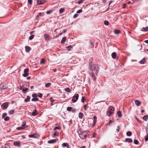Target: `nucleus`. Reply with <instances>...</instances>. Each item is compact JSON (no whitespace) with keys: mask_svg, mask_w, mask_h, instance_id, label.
<instances>
[{"mask_svg":"<svg viewBox=\"0 0 148 148\" xmlns=\"http://www.w3.org/2000/svg\"><path fill=\"white\" fill-rule=\"evenodd\" d=\"M145 58H143V59L139 61V63L140 64H144L145 62Z\"/></svg>","mask_w":148,"mask_h":148,"instance_id":"obj_22","label":"nucleus"},{"mask_svg":"<svg viewBox=\"0 0 148 148\" xmlns=\"http://www.w3.org/2000/svg\"><path fill=\"white\" fill-rule=\"evenodd\" d=\"M79 97V95L78 94H75L73 97L72 101L73 103L76 102L77 100Z\"/></svg>","mask_w":148,"mask_h":148,"instance_id":"obj_4","label":"nucleus"},{"mask_svg":"<svg viewBox=\"0 0 148 148\" xmlns=\"http://www.w3.org/2000/svg\"><path fill=\"white\" fill-rule=\"evenodd\" d=\"M28 75V73H24L23 75V76L24 77H27Z\"/></svg>","mask_w":148,"mask_h":148,"instance_id":"obj_45","label":"nucleus"},{"mask_svg":"<svg viewBox=\"0 0 148 148\" xmlns=\"http://www.w3.org/2000/svg\"><path fill=\"white\" fill-rule=\"evenodd\" d=\"M28 90V89L27 88H26L25 89H23V92L25 94H26V92Z\"/></svg>","mask_w":148,"mask_h":148,"instance_id":"obj_27","label":"nucleus"},{"mask_svg":"<svg viewBox=\"0 0 148 148\" xmlns=\"http://www.w3.org/2000/svg\"><path fill=\"white\" fill-rule=\"evenodd\" d=\"M37 97V95L36 93L33 94L32 95V97L33 98H36Z\"/></svg>","mask_w":148,"mask_h":148,"instance_id":"obj_44","label":"nucleus"},{"mask_svg":"<svg viewBox=\"0 0 148 148\" xmlns=\"http://www.w3.org/2000/svg\"><path fill=\"white\" fill-rule=\"evenodd\" d=\"M44 37L45 40L47 41H48L50 38V36L47 34H45L44 35Z\"/></svg>","mask_w":148,"mask_h":148,"instance_id":"obj_6","label":"nucleus"},{"mask_svg":"<svg viewBox=\"0 0 148 148\" xmlns=\"http://www.w3.org/2000/svg\"><path fill=\"white\" fill-rule=\"evenodd\" d=\"M30 97L29 96H27V98L25 99L24 101L25 102H29L30 100Z\"/></svg>","mask_w":148,"mask_h":148,"instance_id":"obj_14","label":"nucleus"},{"mask_svg":"<svg viewBox=\"0 0 148 148\" xmlns=\"http://www.w3.org/2000/svg\"><path fill=\"white\" fill-rule=\"evenodd\" d=\"M64 11V8H61L59 10V12L60 14H61Z\"/></svg>","mask_w":148,"mask_h":148,"instance_id":"obj_31","label":"nucleus"},{"mask_svg":"<svg viewBox=\"0 0 148 148\" xmlns=\"http://www.w3.org/2000/svg\"><path fill=\"white\" fill-rule=\"evenodd\" d=\"M26 51L27 52H28L31 50L30 47L28 46H26L25 47Z\"/></svg>","mask_w":148,"mask_h":148,"instance_id":"obj_15","label":"nucleus"},{"mask_svg":"<svg viewBox=\"0 0 148 148\" xmlns=\"http://www.w3.org/2000/svg\"><path fill=\"white\" fill-rule=\"evenodd\" d=\"M13 144L14 145L17 146H19L20 145V141H17L14 142V143Z\"/></svg>","mask_w":148,"mask_h":148,"instance_id":"obj_12","label":"nucleus"},{"mask_svg":"<svg viewBox=\"0 0 148 148\" xmlns=\"http://www.w3.org/2000/svg\"><path fill=\"white\" fill-rule=\"evenodd\" d=\"M145 140L146 141L148 140V136H147L145 138Z\"/></svg>","mask_w":148,"mask_h":148,"instance_id":"obj_63","label":"nucleus"},{"mask_svg":"<svg viewBox=\"0 0 148 148\" xmlns=\"http://www.w3.org/2000/svg\"><path fill=\"white\" fill-rule=\"evenodd\" d=\"M24 128H25L24 127H22V126H21V127H17L16 128V129L18 130H23V129H24Z\"/></svg>","mask_w":148,"mask_h":148,"instance_id":"obj_29","label":"nucleus"},{"mask_svg":"<svg viewBox=\"0 0 148 148\" xmlns=\"http://www.w3.org/2000/svg\"><path fill=\"white\" fill-rule=\"evenodd\" d=\"M146 131L147 133V135L148 136V128H146Z\"/></svg>","mask_w":148,"mask_h":148,"instance_id":"obj_64","label":"nucleus"},{"mask_svg":"<svg viewBox=\"0 0 148 148\" xmlns=\"http://www.w3.org/2000/svg\"><path fill=\"white\" fill-rule=\"evenodd\" d=\"M134 143L136 145H138L139 144V142L136 139H135L134 140Z\"/></svg>","mask_w":148,"mask_h":148,"instance_id":"obj_38","label":"nucleus"},{"mask_svg":"<svg viewBox=\"0 0 148 148\" xmlns=\"http://www.w3.org/2000/svg\"><path fill=\"white\" fill-rule=\"evenodd\" d=\"M52 12V10H48L46 12V14H51Z\"/></svg>","mask_w":148,"mask_h":148,"instance_id":"obj_41","label":"nucleus"},{"mask_svg":"<svg viewBox=\"0 0 148 148\" xmlns=\"http://www.w3.org/2000/svg\"><path fill=\"white\" fill-rule=\"evenodd\" d=\"M117 114L119 117H121L122 116L121 112L120 111H119L117 112Z\"/></svg>","mask_w":148,"mask_h":148,"instance_id":"obj_24","label":"nucleus"},{"mask_svg":"<svg viewBox=\"0 0 148 148\" xmlns=\"http://www.w3.org/2000/svg\"><path fill=\"white\" fill-rule=\"evenodd\" d=\"M85 100V98L84 97H82L81 99V101L82 103H84Z\"/></svg>","mask_w":148,"mask_h":148,"instance_id":"obj_46","label":"nucleus"},{"mask_svg":"<svg viewBox=\"0 0 148 148\" xmlns=\"http://www.w3.org/2000/svg\"><path fill=\"white\" fill-rule=\"evenodd\" d=\"M65 90L67 92H71V90L69 88H66L65 89Z\"/></svg>","mask_w":148,"mask_h":148,"instance_id":"obj_28","label":"nucleus"},{"mask_svg":"<svg viewBox=\"0 0 148 148\" xmlns=\"http://www.w3.org/2000/svg\"><path fill=\"white\" fill-rule=\"evenodd\" d=\"M35 136H36L35 134L29 135V137H32V138H36V137Z\"/></svg>","mask_w":148,"mask_h":148,"instance_id":"obj_35","label":"nucleus"},{"mask_svg":"<svg viewBox=\"0 0 148 148\" xmlns=\"http://www.w3.org/2000/svg\"><path fill=\"white\" fill-rule=\"evenodd\" d=\"M141 31L144 32L148 31V27L142 28L141 29Z\"/></svg>","mask_w":148,"mask_h":148,"instance_id":"obj_13","label":"nucleus"},{"mask_svg":"<svg viewBox=\"0 0 148 148\" xmlns=\"http://www.w3.org/2000/svg\"><path fill=\"white\" fill-rule=\"evenodd\" d=\"M29 69L28 68H26L24 69V73H28Z\"/></svg>","mask_w":148,"mask_h":148,"instance_id":"obj_37","label":"nucleus"},{"mask_svg":"<svg viewBox=\"0 0 148 148\" xmlns=\"http://www.w3.org/2000/svg\"><path fill=\"white\" fill-rule=\"evenodd\" d=\"M14 112H15L14 110H10V111H9L8 114H9L10 115H12L14 113Z\"/></svg>","mask_w":148,"mask_h":148,"instance_id":"obj_23","label":"nucleus"},{"mask_svg":"<svg viewBox=\"0 0 148 148\" xmlns=\"http://www.w3.org/2000/svg\"><path fill=\"white\" fill-rule=\"evenodd\" d=\"M116 53L115 52H113L111 54L112 57L114 59L115 58L116 56Z\"/></svg>","mask_w":148,"mask_h":148,"instance_id":"obj_20","label":"nucleus"},{"mask_svg":"<svg viewBox=\"0 0 148 148\" xmlns=\"http://www.w3.org/2000/svg\"><path fill=\"white\" fill-rule=\"evenodd\" d=\"M109 22L107 21H105L104 22V24L106 25H108L109 24Z\"/></svg>","mask_w":148,"mask_h":148,"instance_id":"obj_42","label":"nucleus"},{"mask_svg":"<svg viewBox=\"0 0 148 148\" xmlns=\"http://www.w3.org/2000/svg\"><path fill=\"white\" fill-rule=\"evenodd\" d=\"M78 16V14H75L73 16V18H76Z\"/></svg>","mask_w":148,"mask_h":148,"instance_id":"obj_50","label":"nucleus"},{"mask_svg":"<svg viewBox=\"0 0 148 148\" xmlns=\"http://www.w3.org/2000/svg\"><path fill=\"white\" fill-rule=\"evenodd\" d=\"M58 140V139H56L51 140L48 141V143L49 144L53 143L56 142Z\"/></svg>","mask_w":148,"mask_h":148,"instance_id":"obj_8","label":"nucleus"},{"mask_svg":"<svg viewBox=\"0 0 148 148\" xmlns=\"http://www.w3.org/2000/svg\"><path fill=\"white\" fill-rule=\"evenodd\" d=\"M86 107H87V106L86 105H84V108L85 110H87Z\"/></svg>","mask_w":148,"mask_h":148,"instance_id":"obj_61","label":"nucleus"},{"mask_svg":"<svg viewBox=\"0 0 148 148\" xmlns=\"http://www.w3.org/2000/svg\"><path fill=\"white\" fill-rule=\"evenodd\" d=\"M73 108L72 107H68L67 108V110L69 112H71Z\"/></svg>","mask_w":148,"mask_h":148,"instance_id":"obj_34","label":"nucleus"},{"mask_svg":"<svg viewBox=\"0 0 148 148\" xmlns=\"http://www.w3.org/2000/svg\"><path fill=\"white\" fill-rule=\"evenodd\" d=\"M45 0H40L37 1V4L38 5L43 4L45 3Z\"/></svg>","mask_w":148,"mask_h":148,"instance_id":"obj_9","label":"nucleus"},{"mask_svg":"<svg viewBox=\"0 0 148 148\" xmlns=\"http://www.w3.org/2000/svg\"><path fill=\"white\" fill-rule=\"evenodd\" d=\"M7 115V114L6 113H4L3 114H2V118L3 119Z\"/></svg>","mask_w":148,"mask_h":148,"instance_id":"obj_39","label":"nucleus"},{"mask_svg":"<svg viewBox=\"0 0 148 148\" xmlns=\"http://www.w3.org/2000/svg\"><path fill=\"white\" fill-rule=\"evenodd\" d=\"M66 37H63L61 43L62 44H64L66 40Z\"/></svg>","mask_w":148,"mask_h":148,"instance_id":"obj_26","label":"nucleus"},{"mask_svg":"<svg viewBox=\"0 0 148 148\" xmlns=\"http://www.w3.org/2000/svg\"><path fill=\"white\" fill-rule=\"evenodd\" d=\"M99 71V69L98 68V67H97V69H96V74L97 75V74L98 73V71Z\"/></svg>","mask_w":148,"mask_h":148,"instance_id":"obj_54","label":"nucleus"},{"mask_svg":"<svg viewBox=\"0 0 148 148\" xmlns=\"http://www.w3.org/2000/svg\"><path fill=\"white\" fill-rule=\"evenodd\" d=\"M119 126H117V129H116V131L117 132H118L119 131Z\"/></svg>","mask_w":148,"mask_h":148,"instance_id":"obj_60","label":"nucleus"},{"mask_svg":"<svg viewBox=\"0 0 148 148\" xmlns=\"http://www.w3.org/2000/svg\"><path fill=\"white\" fill-rule=\"evenodd\" d=\"M73 46L71 45H69L66 47L67 50L68 51H71L73 48Z\"/></svg>","mask_w":148,"mask_h":148,"instance_id":"obj_17","label":"nucleus"},{"mask_svg":"<svg viewBox=\"0 0 148 148\" xmlns=\"http://www.w3.org/2000/svg\"><path fill=\"white\" fill-rule=\"evenodd\" d=\"M42 95L41 93H38V96L40 98H41L42 97Z\"/></svg>","mask_w":148,"mask_h":148,"instance_id":"obj_51","label":"nucleus"},{"mask_svg":"<svg viewBox=\"0 0 148 148\" xmlns=\"http://www.w3.org/2000/svg\"><path fill=\"white\" fill-rule=\"evenodd\" d=\"M32 101H38V99L37 98H33L32 99Z\"/></svg>","mask_w":148,"mask_h":148,"instance_id":"obj_33","label":"nucleus"},{"mask_svg":"<svg viewBox=\"0 0 148 148\" xmlns=\"http://www.w3.org/2000/svg\"><path fill=\"white\" fill-rule=\"evenodd\" d=\"M71 112L73 113L75 112H76V109L75 108H72Z\"/></svg>","mask_w":148,"mask_h":148,"instance_id":"obj_49","label":"nucleus"},{"mask_svg":"<svg viewBox=\"0 0 148 148\" xmlns=\"http://www.w3.org/2000/svg\"><path fill=\"white\" fill-rule=\"evenodd\" d=\"M28 3L30 5H32V0H28Z\"/></svg>","mask_w":148,"mask_h":148,"instance_id":"obj_47","label":"nucleus"},{"mask_svg":"<svg viewBox=\"0 0 148 148\" xmlns=\"http://www.w3.org/2000/svg\"><path fill=\"white\" fill-rule=\"evenodd\" d=\"M62 147L64 148L65 147H66L67 148H69V146L68 144L66 143H63L62 145Z\"/></svg>","mask_w":148,"mask_h":148,"instance_id":"obj_10","label":"nucleus"},{"mask_svg":"<svg viewBox=\"0 0 148 148\" xmlns=\"http://www.w3.org/2000/svg\"><path fill=\"white\" fill-rule=\"evenodd\" d=\"M60 127H56L54 128V130H55L56 129L60 130Z\"/></svg>","mask_w":148,"mask_h":148,"instance_id":"obj_58","label":"nucleus"},{"mask_svg":"<svg viewBox=\"0 0 148 148\" xmlns=\"http://www.w3.org/2000/svg\"><path fill=\"white\" fill-rule=\"evenodd\" d=\"M3 86L2 87H1V90H4L8 88V86L6 84H4V83H2L0 85V86Z\"/></svg>","mask_w":148,"mask_h":148,"instance_id":"obj_7","label":"nucleus"},{"mask_svg":"<svg viewBox=\"0 0 148 148\" xmlns=\"http://www.w3.org/2000/svg\"><path fill=\"white\" fill-rule=\"evenodd\" d=\"M126 134L128 136H130L132 135V133L131 132L128 131L127 132Z\"/></svg>","mask_w":148,"mask_h":148,"instance_id":"obj_30","label":"nucleus"},{"mask_svg":"<svg viewBox=\"0 0 148 148\" xmlns=\"http://www.w3.org/2000/svg\"><path fill=\"white\" fill-rule=\"evenodd\" d=\"M82 11V10H77V13H80Z\"/></svg>","mask_w":148,"mask_h":148,"instance_id":"obj_57","label":"nucleus"},{"mask_svg":"<svg viewBox=\"0 0 148 148\" xmlns=\"http://www.w3.org/2000/svg\"><path fill=\"white\" fill-rule=\"evenodd\" d=\"M135 118L138 122L139 123L141 122V121L138 118L136 117Z\"/></svg>","mask_w":148,"mask_h":148,"instance_id":"obj_59","label":"nucleus"},{"mask_svg":"<svg viewBox=\"0 0 148 148\" xmlns=\"http://www.w3.org/2000/svg\"><path fill=\"white\" fill-rule=\"evenodd\" d=\"M10 119L9 117L8 116H6L4 119V120L5 121H6L9 120Z\"/></svg>","mask_w":148,"mask_h":148,"instance_id":"obj_40","label":"nucleus"},{"mask_svg":"<svg viewBox=\"0 0 148 148\" xmlns=\"http://www.w3.org/2000/svg\"><path fill=\"white\" fill-rule=\"evenodd\" d=\"M51 85V83H47L46 84H45V87H49Z\"/></svg>","mask_w":148,"mask_h":148,"instance_id":"obj_36","label":"nucleus"},{"mask_svg":"<svg viewBox=\"0 0 148 148\" xmlns=\"http://www.w3.org/2000/svg\"><path fill=\"white\" fill-rule=\"evenodd\" d=\"M135 104L137 106H139L141 103L140 101L137 100H136L135 101Z\"/></svg>","mask_w":148,"mask_h":148,"instance_id":"obj_11","label":"nucleus"},{"mask_svg":"<svg viewBox=\"0 0 148 148\" xmlns=\"http://www.w3.org/2000/svg\"><path fill=\"white\" fill-rule=\"evenodd\" d=\"M143 119L145 121H147L148 119V115H145L143 116Z\"/></svg>","mask_w":148,"mask_h":148,"instance_id":"obj_25","label":"nucleus"},{"mask_svg":"<svg viewBox=\"0 0 148 148\" xmlns=\"http://www.w3.org/2000/svg\"><path fill=\"white\" fill-rule=\"evenodd\" d=\"M34 37V35H31L30 36H29V39L30 40H31Z\"/></svg>","mask_w":148,"mask_h":148,"instance_id":"obj_43","label":"nucleus"},{"mask_svg":"<svg viewBox=\"0 0 148 148\" xmlns=\"http://www.w3.org/2000/svg\"><path fill=\"white\" fill-rule=\"evenodd\" d=\"M38 114L36 109H35L32 113V115L33 116H35Z\"/></svg>","mask_w":148,"mask_h":148,"instance_id":"obj_19","label":"nucleus"},{"mask_svg":"<svg viewBox=\"0 0 148 148\" xmlns=\"http://www.w3.org/2000/svg\"><path fill=\"white\" fill-rule=\"evenodd\" d=\"M114 33L116 34H118L120 33V31L118 30L115 29L114 31Z\"/></svg>","mask_w":148,"mask_h":148,"instance_id":"obj_21","label":"nucleus"},{"mask_svg":"<svg viewBox=\"0 0 148 148\" xmlns=\"http://www.w3.org/2000/svg\"><path fill=\"white\" fill-rule=\"evenodd\" d=\"M45 62V60L44 59H41L40 61L41 63H44Z\"/></svg>","mask_w":148,"mask_h":148,"instance_id":"obj_55","label":"nucleus"},{"mask_svg":"<svg viewBox=\"0 0 148 148\" xmlns=\"http://www.w3.org/2000/svg\"><path fill=\"white\" fill-rule=\"evenodd\" d=\"M114 109L111 106H110L108 110L107 115L108 116H110L114 112Z\"/></svg>","mask_w":148,"mask_h":148,"instance_id":"obj_2","label":"nucleus"},{"mask_svg":"<svg viewBox=\"0 0 148 148\" xmlns=\"http://www.w3.org/2000/svg\"><path fill=\"white\" fill-rule=\"evenodd\" d=\"M78 134L80 138L82 139H85L86 137V135L85 134V132H82L81 131L78 132Z\"/></svg>","mask_w":148,"mask_h":148,"instance_id":"obj_3","label":"nucleus"},{"mask_svg":"<svg viewBox=\"0 0 148 148\" xmlns=\"http://www.w3.org/2000/svg\"><path fill=\"white\" fill-rule=\"evenodd\" d=\"M125 141V142H128L129 143H132V139L130 138H126Z\"/></svg>","mask_w":148,"mask_h":148,"instance_id":"obj_16","label":"nucleus"},{"mask_svg":"<svg viewBox=\"0 0 148 148\" xmlns=\"http://www.w3.org/2000/svg\"><path fill=\"white\" fill-rule=\"evenodd\" d=\"M90 44L91 45L92 47L93 48L94 46V45L93 44L94 42H92L90 41Z\"/></svg>","mask_w":148,"mask_h":148,"instance_id":"obj_53","label":"nucleus"},{"mask_svg":"<svg viewBox=\"0 0 148 148\" xmlns=\"http://www.w3.org/2000/svg\"><path fill=\"white\" fill-rule=\"evenodd\" d=\"M89 72L90 75L93 77L94 73L95 72L96 67L95 65L92 63L90 64Z\"/></svg>","mask_w":148,"mask_h":148,"instance_id":"obj_1","label":"nucleus"},{"mask_svg":"<svg viewBox=\"0 0 148 148\" xmlns=\"http://www.w3.org/2000/svg\"><path fill=\"white\" fill-rule=\"evenodd\" d=\"M93 118H94V119H93V126L94 125H95V123L96 122V120L97 119V118L95 116Z\"/></svg>","mask_w":148,"mask_h":148,"instance_id":"obj_18","label":"nucleus"},{"mask_svg":"<svg viewBox=\"0 0 148 148\" xmlns=\"http://www.w3.org/2000/svg\"><path fill=\"white\" fill-rule=\"evenodd\" d=\"M83 0H81L79 1L78 2V3L79 4L82 3L83 2Z\"/></svg>","mask_w":148,"mask_h":148,"instance_id":"obj_52","label":"nucleus"},{"mask_svg":"<svg viewBox=\"0 0 148 148\" xmlns=\"http://www.w3.org/2000/svg\"><path fill=\"white\" fill-rule=\"evenodd\" d=\"M26 123L25 121L23 122L22 124V127H24L25 126Z\"/></svg>","mask_w":148,"mask_h":148,"instance_id":"obj_48","label":"nucleus"},{"mask_svg":"<svg viewBox=\"0 0 148 148\" xmlns=\"http://www.w3.org/2000/svg\"><path fill=\"white\" fill-rule=\"evenodd\" d=\"M8 106V103L6 102L3 103L1 106V107L3 109L7 108Z\"/></svg>","mask_w":148,"mask_h":148,"instance_id":"obj_5","label":"nucleus"},{"mask_svg":"<svg viewBox=\"0 0 148 148\" xmlns=\"http://www.w3.org/2000/svg\"><path fill=\"white\" fill-rule=\"evenodd\" d=\"M40 16V14H38L37 15L36 17V19H37L38 18L39 16Z\"/></svg>","mask_w":148,"mask_h":148,"instance_id":"obj_62","label":"nucleus"},{"mask_svg":"<svg viewBox=\"0 0 148 148\" xmlns=\"http://www.w3.org/2000/svg\"><path fill=\"white\" fill-rule=\"evenodd\" d=\"M83 116V114L81 113L80 112L79 114V117L80 119H82Z\"/></svg>","mask_w":148,"mask_h":148,"instance_id":"obj_32","label":"nucleus"},{"mask_svg":"<svg viewBox=\"0 0 148 148\" xmlns=\"http://www.w3.org/2000/svg\"><path fill=\"white\" fill-rule=\"evenodd\" d=\"M138 47L139 49L140 50H141V49H142V46L141 45H138Z\"/></svg>","mask_w":148,"mask_h":148,"instance_id":"obj_56","label":"nucleus"}]
</instances>
